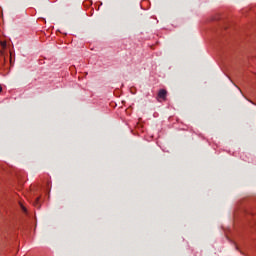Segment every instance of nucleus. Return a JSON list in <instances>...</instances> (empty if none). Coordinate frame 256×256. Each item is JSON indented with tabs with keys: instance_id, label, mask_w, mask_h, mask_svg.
<instances>
[{
	"instance_id": "obj_1",
	"label": "nucleus",
	"mask_w": 256,
	"mask_h": 256,
	"mask_svg": "<svg viewBox=\"0 0 256 256\" xmlns=\"http://www.w3.org/2000/svg\"><path fill=\"white\" fill-rule=\"evenodd\" d=\"M158 101H167V90L160 89L158 92Z\"/></svg>"
},
{
	"instance_id": "obj_2",
	"label": "nucleus",
	"mask_w": 256,
	"mask_h": 256,
	"mask_svg": "<svg viewBox=\"0 0 256 256\" xmlns=\"http://www.w3.org/2000/svg\"><path fill=\"white\" fill-rule=\"evenodd\" d=\"M2 91H3V87L0 84V93H2Z\"/></svg>"
},
{
	"instance_id": "obj_3",
	"label": "nucleus",
	"mask_w": 256,
	"mask_h": 256,
	"mask_svg": "<svg viewBox=\"0 0 256 256\" xmlns=\"http://www.w3.org/2000/svg\"><path fill=\"white\" fill-rule=\"evenodd\" d=\"M22 209H23V211H27V209L25 207H23V206H22Z\"/></svg>"
},
{
	"instance_id": "obj_4",
	"label": "nucleus",
	"mask_w": 256,
	"mask_h": 256,
	"mask_svg": "<svg viewBox=\"0 0 256 256\" xmlns=\"http://www.w3.org/2000/svg\"><path fill=\"white\" fill-rule=\"evenodd\" d=\"M5 45H6V44H5V42H4V43H2V47H5Z\"/></svg>"
},
{
	"instance_id": "obj_5",
	"label": "nucleus",
	"mask_w": 256,
	"mask_h": 256,
	"mask_svg": "<svg viewBox=\"0 0 256 256\" xmlns=\"http://www.w3.org/2000/svg\"><path fill=\"white\" fill-rule=\"evenodd\" d=\"M36 203H39V198L36 199Z\"/></svg>"
}]
</instances>
